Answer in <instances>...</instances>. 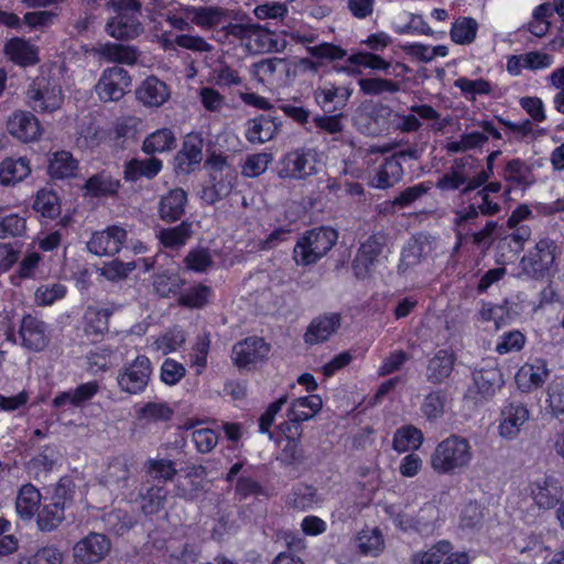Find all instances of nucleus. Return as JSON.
I'll use <instances>...</instances> for the list:
<instances>
[{
  "mask_svg": "<svg viewBox=\"0 0 564 564\" xmlns=\"http://www.w3.org/2000/svg\"><path fill=\"white\" fill-rule=\"evenodd\" d=\"M469 441L453 434L440 442L431 454V467L437 474L453 475L469 466L473 459Z\"/></svg>",
  "mask_w": 564,
  "mask_h": 564,
  "instance_id": "1",
  "label": "nucleus"
},
{
  "mask_svg": "<svg viewBox=\"0 0 564 564\" xmlns=\"http://www.w3.org/2000/svg\"><path fill=\"white\" fill-rule=\"evenodd\" d=\"M338 234L329 227L306 231L293 249V259L299 265H310L323 258L336 243Z\"/></svg>",
  "mask_w": 564,
  "mask_h": 564,
  "instance_id": "2",
  "label": "nucleus"
},
{
  "mask_svg": "<svg viewBox=\"0 0 564 564\" xmlns=\"http://www.w3.org/2000/svg\"><path fill=\"white\" fill-rule=\"evenodd\" d=\"M557 254V245L554 240L543 238L522 257L520 268L524 275L540 280L549 275Z\"/></svg>",
  "mask_w": 564,
  "mask_h": 564,
  "instance_id": "3",
  "label": "nucleus"
},
{
  "mask_svg": "<svg viewBox=\"0 0 564 564\" xmlns=\"http://www.w3.org/2000/svg\"><path fill=\"white\" fill-rule=\"evenodd\" d=\"M278 176L282 180L304 181L317 173L316 154L308 149L288 152L276 165Z\"/></svg>",
  "mask_w": 564,
  "mask_h": 564,
  "instance_id": "4",
  "label": "nucleus"
},
{
  "mask_svg": "<svg viewBox=\"0 0 564 564\" xmlns=\"http://www.w3.org/2000/svg\"><path fill=\"white\" fill-rule=\"evenodd\" d=\"M111 551L110 539L102 533L90 532L73 546V558L77 564H96Z\"/></svg>",
  "mask_w": 564,
  "mask_h": 564,
  "instance_id": "5",
  "label": "nucleus"
},
{
  "mask_svg": "<svg viewBox=\"0 0 564 564\" xmlns=\"http://www.w3.org/2000/svg\"><path fill=\"white\" fill-rule=\"evenodd\" d=\"M30 105L35 111L52 112L63 102L62 89L45 77H37L28 89Z\"/></svg>",
  "mask_w": 564,
  "mask_h": 564,
  "instance_id": "6",
  "label": "nucleus"
},
{
  "mask_svg": "<svg viewBox=\"0 0 564 564\" xmlns=\"http://www.w3.org/2000/svg\"><path fill=\"white\" fill-rule=\"evenodd\" d=\"M131 85L128 72L119 66L105 69L95 86L99 99L104 102L118 101Z\"/></svg>",
  "mask_w": 564,
  "mask_h": 564,
  "instance_id": "7",
  "label": "nucleus"
},
{
  "mask_svg": "<svg viewBox=\"0 0 564 564\" xmlns=\"http://www.w3.org/2000/svg\"><path fill=\"white\" fill-rule=\"evenodd\" d=\"M151 362L145 356H138L130 365L124 367L118 375L120 389L130 394L142 392L150 380Z\"/></svg>",
  "mask_w": 564,
  "mask_h": 564,
  "instance_id": "8",
  "label": "nucleus"
},
{
  "mask_svg": "<svg viewBox=\"0 0 564 564\" xmlns=\"http://www.w3.org/2000/svg\"><path fill=\"white\" fill-rule=\"evenodd\" d=\"M126 240L127 231L122 227L109 226L91 235L87 249L98 257H112L121 250Z\"/></svg>",
  "mask_w": 564,
  "mask_h": 564,
  "instance_id": "9",
  "label": "nucleus"
},
{
  "mask_svg": "<svg viewBox=\"0 0 564 564\" xmlns=\"http://www.w3.org/2000/svg\"><path fill=\"white\" fill-rule=\"evenodd\" d=\"M270 351V346L263 338L248 337L232 347L231 358L239 368L254 367L264 361Z\"/></svg>",
  "mask_w": 564,
  "mask_h": 564,
  "instance_id": "10",
  "label": "nucleus"
},
{
  "mask_svg": "<svg viewBox=\"0 0 564 564\" xmlns=\"http://www.w3.org/2000/svg\"><path fill=\"white\" fill-rule=\"evenodd\" d=\"M530 495L540 509L550 510L560 502L564 491L557 478L546 475L531 482Z\"/></svg>",
  "mask_w": 564,
  "mask_h": 564,
  "instance_id": "11",
  "label": "nucleus"
},
{
  "mask_svg": "<svg viewBox=\"0 0 564 564\" xmlns=\"http://www.w3.org/2000/svg\"><path fill=\"white\" fill-rule=\"evenodd\" d=\"M499 434L507 440L518 436L521 427L528 422L530 412L525 404L519 401L509 402L500 413Z\"/></svg>",
  "mask_w": 564,
  "mask_h": 564,
  "instance_id": "12",
  "label": "nucleus"
},
{
  "mask_svg": "<svg viewBox=\"0 0 564 564\" xmlns=\"http://www.w3.org/2000/svg\"><path fill=\"white\" fill-rule=\"evenodd\" d=\"M383 248L384 238L382 236H371L360 246L352 261V269L357 278L364 279L368 275L378 262Z\"/></svg>",
  "mask_w": 564,
  "mask_h": 564,
  "instance_id": "13",
  "label": "nucleus"
},
{
  "mask_svg": "<svg viewBox=\"0 0 564 564\" xmlns=\"http://www.w3.org/2000/svg\"><path fill=\"white\" fill-rule=\"evenodd\" d=\"M203 160V139L197 134H188L182 149L174 158L175 171L180 174H189Z\"/></svg>",
  "mask_w": 564,
  "mask_h": 564,
  "instance_id": "14",
  "label": "nucleus"
},
{
  "mask_svg": "<svg viewBox=\"0 0 564 564\" xmlns=\"http://www.w3.org/2000/svg\"><path fill=\"white\" fill-rule=\"evenodd\" d=\"M340 324L341 316L339 313L319 315L310 323L304 334V341L308 345L322 344L336 333Z\"/></svg>",
  "mask_w": 564,
  "mask_h": 564,
  "instance_id": "15",
  "label": "nucleus"
},
{
  "mask_svg": "<svg viewBox=\"0 0 564 564\" xmlns=\"http://www.w3.org/2000/svg\"><path fill=\"white\" fill-rule=\"evenodd\" d=\"M456 356L448 349H440L427 360L426 381L434 386L444 383L452 375Z\"/></svg>",
  "mask_w": 564,
  "mask_h": 564,
  "instance_id": "16",
  "label": "nucleus"
},
{
  "mask_svg": "<svg viewBox=\"0 0 564 564\" xmlns=\"http://www.w3.org/2000/svg\"><path fill=\"white\" fill-rule=\"evenodd\" d=\"M549 377L545 360L535 359L524 364L516 373V382L522 392H530L540 388Z\"/></svg>",
  "mask_w": 564,
  "mask_h": 564,
  "instance_id": "17",
  "label": "nucleus"
},
{
  "mask_svg": "<svg viewBox=\"0 0 564 564\" xmlns=\"http://www.w3.org/2000/svg\"><path fill=\"white\" fill-rule=\"evenodd\" d=\"M187 193L180 187L170 189L159 203V217L165 223H174L185 214Z\"/></svg>",
  "mask_w": 564,
  "mask_h": 564,
  "instance_id": "18",
  "label": "nucleus"
},
{
  "mask_svg": "<svg viewBox=\"0 0 564 564\" xmlns=\"http://www.w3.org/2000/svg\"><path fill=\"white\" fill-rule=\"evenodd\" d=\"M7 129L14 138L28 142L40 135V123L34 115L28 111H17L8 120Z\"/></svg>",
  "mask_w": 564,
  "mask_h": 564,
  "instance_id": "19",
  "label": "nucleus"
},
{
  "mask_svg": "<svg viewBox=\"0 0 564 564\" xmlns=\"http://www.w3.org/2000/svg\"><path fill=\"white\" fill-rule=\"evenodd\" d=\"M144 29L135 14H119L110 18L106 32L117 40H133L143 33Z\"/></svg>",
  "mask_w": 564,
  "mask_h": 564,
  "instance_id": "20",
  "label": "nucleus"
},
{
  "mask_svg": "<svg viewBox=\"0 0 564 564\" xmlns=\"http://www.w3.org/2000/svg\"><path fill=\"white\" fill-rule=\"evenodd\" d=\"M473 378L476 389V402L487 401L492 398L503 382L501 372L496 367L475 370Z\"/></svg>",
  "mask_w": 564,
  "mask_h": 564,
  "instance_id": "21",
  "label": "nucleus"
},
{
  "mask_svg": "<svg viewBox=\"0 0 564 564\" xmlns=\"http://www.w3.org/2000/svg\"><path fill=\"white\" fill-rule=\"evenodd\" d=\"M137 98L148 107H160L170 98V89L166 84L155 76H150L142 82L135 91Z\"/></svg>",
  "mask_w": 564,
  "mask_h": 564,
  "instance_id": "22",
  "label": "nucleus"
},
{
  "mask_svg": "<svg viewBox=\"0 0 564 564\" xmlns=\"http://www.w3.org/2000/svg\"><path fill=\"white\" fill-rule=\"evenodd\" d=\"M3 52L11 62L22 67L39 63L37 48L21 37L7 41Z\"/></svg>",
  "mask_w": 564,
  "mask_h": 564,
  "instance_id": "23",
  "label": "nucleus"
},
{
  "mask_svg": "<svg viewBox=\"0 0 564 564\" xmlns=\"http://www.w3.org/2000/svg\"><path fill=\"white\" fill-rule=\"evenodd\" d=\"M23 345L31 350H42L46 344L45 325L36 317H23L20 328Z\"/></svg>",
  "mask_w": 564,
  "mask_h": 564,
  "instance_id": "24",
  "label": "nucleus"
},
{
  "mask_svg": "<svg viewBox=\"0 0 564 564\" xmlns=\"http://www.w3.org/2000/svg\"><path fill=\"white\" fill-rule=\"evenodd\" d=\"M180 10L192 23L203 29L217 26L225 17V11L219 7L183 6Z\"/></svg>",
  "mask_w": 564,
  "mask_h": 564,
  "instance_id": "25",
  "label": "nucleus"
},
{
  "mask_svg": "<svg viewBox=\"0 0 564 564\" xmlns=\"http://www.w3.org/2000/svg\"><path fill=\"white\" fill-rule=\"evenodd\" d=\"M78 161L68 151H56L48 160L47 173L54 180L76 176Z\"/></svg>",
  "mask_w": 564,
  "mask_h": 564,
  "instance_id": "26",
  "label": "nucleus"
},
{
  "mask_svg": "<svg viewBox=\"0 0 564 564\" xmlns=\"http://www.w3.org/2000/svg\"><path fill=\"white\" fill-rule=\"evenodd\" d=\"M31 173L30 161L26 158H7L0 163V184L14 185Z\"/></svg>",
  "mask_w": 564,
  "mask_h": 564,
  "instance_id": "27",
  "label": "nucleus"
},
{
  "mask_svg": "<svg viewBox=\"0 0 564 564\" xmlns=\"http://www.w3.org/2000/svg\"><path fill=\"white\" fill-rule=\"evenodd\" d=\"M321 397L314 394L294 400L288 411L291 422L300 423L312 419L322 408Z\"/></svg>",
  "mask_w": 564,
  "mask_h": 564,
  "instance_id": "28",
  "label": "nucleus"
},
{
  "mask_svg": "<svg viewBox=\"0 0 564 564\" xmlns=\"http://www.w3.org/2000/svg\"><path fill=\"white\" fill-rule=\"evenodd\" d=\"M193 236L192 223L184 220L180 225L170 228L160 229L156 234L160 242L170 249L183 247Z\"/></svg>",
  "mask_w": 564,
  "mask_h": 564,
  "instance_id": "29",
  "label": "nucleus"
},
{
  "mask_svg": "<svg viewBox=\"0 0 564 564\" xmlns=\"http://www.w3.org/2000/svg\"><path fill=\"white\" fill-rule=\"evenodd\" d=\"M278 131L274 118L259 116L248 122L246 138L251 143H264L271 140Z\"/></svg>",
  "mask_w": 564,
  "mask_h": 564,
  "instance_id": "30",
  "label": "nucleus"
},
{
  "mask_svg": "<svg viewBox=\"0 0 564 564\" xmlns=\"http://www.w3.org/2000/svg\"><path fill=\"white\" fill-rule=\"evenodd\" d=\"M162 169V161L156 158L147 160L132 159L126 164L124 178L135 182L141 177L153 178Z\"/></svg>",
  "mask_w": 564,
  "mask_h": 564,
  "instance_id": "31",
  "label": "nucleus"
},
{
  "mask_svg": "<svg viewBox=\"0 0 564 564\" xmlns=\"http://www.w3.org/2000/svg\"><path fill=\"white\" fill-rule=\"evenodd\" d=\"M41 503L40 491L31 484L22 486L15 501L18 514L30 520L37 511Z\"/></svg>",
  "mask_w": 564,
  "mask_h": 564,
  "instance_id": "32",
  "label": "nucleus"
},
{
  "mask_svg": "<svg viewBox=\"0 0 564 564\" xmlns=\"http://www.w3.org/2000/svg\"><path fill=\"white\" fill-rule=\"evenodd\" d=\"M175 147L176 139L174 133L170 129L163 128L152 132L144 139L142 151L148 155H153L171 151Z\"/></svg>",
  "mask_w": 564,
  "mask_h": 564,
  "instance_id": "33",
  "label": "nucleus"
},
{
  "mask_svg": "<svg viewBox=\"0 0 564 564\" xmlns=\"http://www.w3.org/2000/svg\"><path fill=\"white\" fill-rule=\"evenodd\" d=\"M261 80H269L273 77L279 79L288 78L292 72V63L285 58L270 57L263 58L253 65Z\"/></svg>",
  "mask_w": 564,
  "mask_h": 564,
  "instance_id": "34",
  "label": "nucleus"
},
{
  "mask_svg": "<svg viewBox=\"0 0 564 564\" xmlns=\"http://www.w3.org/2000/svg\"><path fill=\"white\" fill-rule=\"evenodd\" d=\"M129 477L130 469L127 459L116 458L109 464L102 477V484L111 490H121L127 488Z\"/></svg>",
  "mask_w": 564,
  "mask_h": 564,
  "instance_id": "35",
  "label": "nucleus"
},
{
  "mask_svg": "<svg viewBox=\"0 0 564 564\" xmlns=\"http://www.w3.org/2000/svg\"><path fill=\"white\" fill-rule=\"evenodd\" d=\"M99 54L110 63L133 65L139 58V52L134 46L116 43H107L99 48Z\"/></svg>",
  "mask_w": 564,
  "mask_h": 564,
  "instance_id": "36",
  "label": "nucleus"
},
{
  "mask_svg": "<svg viewBox=\"0 0 564 564\" xmlns=\"http://www.w3.org/2000/svg\"><path fill=\"white\" fill-rule=\"evenodd\" d=\"M403 175V167L397 158H388L379 167L372 184L378 188H388L398 183Z\"/></svg>",
  "mask_w": 564,
  "mask_h": 564,
  "instance_id": "37",
  "label": "nucleus"
},
{
  "mask_svg": "<svg viewBox=\"0 0 564 564\" xmlns=\"http://www.w3.org/2000/svg\"><path fill=\"white\" fill-rule=\"evenodd\" d=\"M423 442V433L414 425H404L398 429L393 436V449L404 453L410 449H417Z\"/></svg>",
  "mask_w": 564,
  "mask_h": 564,
  "instance_id": "38",
  "label": "nucleus"
},
{
  "mask_svg": "<svg viewBox=\"0 0 564 564\" xmlns=\"http://www.w3.org/2000/svg\"><path fill=\"white\" fill-rule=\"evenodd\" d=\"M111 308L88 307L85 313V333L90 336H101L109 329V317Z\"/></svg>",
  "mask_w": 564,
  "mask_h": 564,
  "instance_id": "39",
  "label": "nucleus"
},
{
  "mask_svg": "<svg viewBox=\"0 0 564 564\" xmlns=\"http://www.w3.org/2000/svg\"><path fill=\"white\" fill-rule=\"evenodd\" d=\"M357 547L364 555L378 556L384 549V540L378 528L364 529L357 535Z\"/></svg>",
  "mask_w": 564,
  "mask_h": 564,
  "instance_id": "40",
  "label": "nucleus"
},
{
  "mask_svg": "<svg viewBox=\"0 0 564 564\" xmlns=\"http://www.w3.org/2000/svg\"><path fill=\"white\" fill-rule=\"evenodd\" d=\"M478 23L473 18L463 17L457 19L451 29V39L456 44L465 45L475 41Z\"/></svg>",
  "mask_w": 564,
  "mask_h": 564,
  "instance_id": "41",
  "label": "nucleus"
},
{
  "mask_svg": "<svg viewBox=\"0 0 564 564\" xmlns=\"http://www.w3.org/2000/svg\"><path fill=\"white\" fill-rule=\"evenodd\" d=\"M33 209L45 218L57 217L61 213L57 195L53 191L40 189L33 203Z\"/></svg>",
  "mask_w": 564,
  "mask_h": 564,
  "instance_id": "42",
  "label": "nucleus"
},
{
  "mask_svg": "<svg viewBox=\"0 0 564 564\" xmlns=\"http://www.w3.org/2000/svg\"><path fill=\"white\" fill-rule=\"evenodd\" d=\"M295 434L300 435L299 426H295ZM278 460L286 466L300 465L305 462L304 449L300 441L294 437V433L285 437V444L278 456Z\"/></svg>",
  "mask_w": 564,
  "mask_h": 564,
  "instance_id": "43",
  "label": "nucleus"
},
{
  "mask_svg": "<svg viewBox=\"0 0 564 564\" xmlns=\"http://www.w3.org/2000/svg\"><path fill=\"white\" fill-rule=\"evenodd\" d=\"M390 113L391 109L388 106H372L365 118L367 122L359 123V128L369 134H377L386 128L387 118Z\"/></svg>",
  "mask_w": 564,
  "mask_h": 564,
  "instance_id": "44",
  "label": "nucleus"
},
{
  "mask_svg": "<svg viewBox=\"0 0 564 564\" xmlns=\"http://www.w3.org/2000/svg\"><path fill=\"white\" fill-rule=\"evenodd\" d=\"M64 509L55 502L46 505L37 514V525L41 531H53L55 530L64 520Z\"/></svg>",
  "mask_w": 564,
  "mask_h": 564,
  "instance_id": "45",
  "label": "nucleus"
},
{
  "mask_svg": "<svg viewBox=\"0 0 564 564\" xmlns=\"http://www.w3.org/2000/svg\"><path fill=\"white\" fill-rule=\"evenodd\" d=\"M184 281L176 273H161L153 278V289L161 297H169L177 294Z\"/></svg>",
  "mask_w": 564,
  "mask_h": 564,
  "instance_id": "46",
  "label": "nucleus"
},
{
  "mask_svg": "<svg viewBox=\"0 0 564 564\" xmlns=\"http://www.w3.org/2000/svg\"><path fill=\"white\" fill-rule=\"evenodd\" d=\"M425 254V243L419 239H412L403 248L401 253L400 263L398 267L399 272H405L408 269L421 262Z\"/></svg>",
  "mask_w": 564,
  "mask_h": 564,
  "instance_id": "47",
  "label": "nucleus"
},
{
  "mask_svg": "<svg viewBox=\"0 0 564 564\" xmlns=\"http://www.w3.org/2000/svg\"><path fill=\"white\" fill-rule=\"evenodd\" d=\"M445 392L443 390H433L424 397L421 405V412L429 421L440 419L444 413Z\"/></svg>",
  "mask_w": 564,
  "mask_h": 564,
  "instance_id": "48",
  "label": "nucleus"
},
{
  "mask_svg": "<svg viewBox=\"0 0 564 564\" xmlns=\"http://www.w3.org/2000/svg\"><path fill=\"white\" fill-rule=\"evenodd\" d=\"M212 293V288L204 284H197L180 295L178 304L189 308H200L207 304Z\"/></svg>",
  "mask_w": 564,
  "mask_h": 564,
  "instance_id": "49",
  "label": "nucleus"
},
{
  "mask_svg": "<svg viewBox=\"0 0 564 564\" xmlns=\"http://www.w3.org/2000/svg\"><path fill=\"white\" fill-rule=\"evenodd\" d=\"M453 546L449 541L442 540L425 552H417L413 555L414 564H440L443 557L451 553Z\"/></svg>",
  "mask_w": 564,
  "mask_h": 564,
  "instance_id": "50",
  "label": "nucleus"
},
{
  "mask_svg": "<svg viewBox=\"0 0 564 564\" xmlns=\"http://www.w3.org/2000/svg\"><path fill=\"white\" fill-rule=\"evenodd\" d=\"M437 519L438 509L434 505L427 503L413 518V529L421 534H430L435 530Z\"/></svg>",
  "mask_w": 564,
  "mask_h": 564,
  "instance_id": "51",
  "label": "nucleus"
},
{
  "mask_svg": "<svg viewBox=\"0 0 564 564\" xmlns=\"http://www.w3.org/2000/svg\"><path fill=\"white\" fill-rule=\"evenodd\" d=\"M119 182L105 174H97L89 177L85 188L93 196H107L117 193Z\"/></svg>",
  "mask_w": 564,
  "mask_h": 564,
  "instance_id": "52",
  "label": "nucleus"
},
{
  "mask_svg": "<svg viewBox=\"0 0 564 564\" xmlns=\"http://www.w3.org/2000/svg\"><path fill=\"white\" fill-rule=\"evenodd\" d=\"M505 178L517 184L529 185L532 183V171L523 161L514 159L507 163Z\"/></svg>",
  "mask_w": 564,
  "mask_h": 564,
  "instance_id": "53",
  "label": "nucleus"
},
{
  "mask_svg": "<svg viewBox=\"0 0 564 564\" xmlns=\"http://www.w3.org/2000/svg\"><path fill=\"white\" fill-rule=\"evenodd\" d=\"M145 471L156 480H172L177 474L174 463L170 459H149L145 463Z\"/></svg>",
  "mask_w": 564,
  "mask_h": 564,
  "instance_id": "54",
  "label": "nucleus"
},
{
  "mask_svg": "<svg viewBox=\"0 0 564 564\" xmlns=\"http://www.w3.org/2000/svg\"><path fill=\"white\" fill-rule=\"evenodd\" d=\"M185 343L184 332L178 328H173L161 335L155 341L154 347L162 355H167L175 351Z\"/></svg>",
  "mask_w": 564,
  "mask_h": 564,
  "instance_id": "55",
  "label": "nucleus"
},
{
  "mask_svg": "<svg viewBox=\"0 0 564 564\" xmlns=\"http://www.w3.org/2000/svg\"><path fill=\"white\" fill-rule=\"evenodd\" d=\"M137 265L138 263L135 261L124 263L119 260H112L104 264V267L100 269V274L108 281L117 282L126 279L129 273L137 268Z\"/></svg>",
  "mask_w": 564,
  "mask_h": 564,
  "instance_id": "56",
  "label": "nucleus"
},
{
  "mask_svg": "<svg viewBox=\"0 0 564 564\" xmlns=\"http://www.w3.org/2000/svg\"><path fill=\"white\" fill-rule=\"evenodd\" d=\"M487 140L488 138L486 134L482 132L474 131L463 134L458 141L448 142L446 150L449 153L464 152L482 145L485 142H487Z\"/></svg>",
  "mask_w": 564,
  "mask_h": 564,
  "instance_id": "57",
  "label": "nucleus"
},
{
  "mask_svg": "<svg viewBox=\"0 0 564 564\" xmlns=\"http://www.w3.org/2000/svg\"><path fill=\"white\" fill-rule=\"evenodd\" d=\"M359 86L366 95H380L384 91L397 93L400 90L398 83L383 78H362L359 80Z\"/></svg>",
  "mask_w": 564,
  "mask_h": 564,
  "instance_id": "58",
  "label": "nucleus"
},
{
  "mask_svg": "<svg viewBox=\"0 0 564 564\" xmlns=\"http://www.w3.org/2000/svg\"><path fill=\"white\" fill-rule=\"evenodd\" d=\"M106 524L117 534H123L128 530H130L135 520L131 517L127 511L117 509L106 514L105 517Z\"/></svg>",
  "mask_w": 564,
  "mask_h": 564,
  "instance_id": "59",
  "label": "nucleus"
},
{
  "mask_svg": "<svg viewBox=\"0 0 564 564\" xmlns=\"http://www.w3.org/2000/svg\"><path fill=\"white\" fill-rule=\"evenodd\" d=\"M530 228L527 226H519L512 234L503 237L499 241L498 248L502 250L509 248L513 251V253H518L523 250V245L530 239Z\"/></svg>",
  "mask_w": 564,
  "mask_h": 564,
  "instance_id": "60",
  "label": "nucleus"
},
{
  "mask_svg": "<svg viewBox=\"0 0 564 564\" xmlns=\"http://www.w3.org/2000/svg\"><path fill=\"white\" fill-rule=\"evenodd\" d=\"M314 97L316 102L325 112L333 113L343 109L338 106L339 97L337 95L336 86L316 88Z\"/></svg>",
  "mask_w": 564,
  "mask_h": 564,
  "instance_id": "61",
  "label": "nucleus"
},
{
  "mask_svg": "<svg viewBox=\"0 0 564 564\" xmlns=\"http://www.w3.org/2000/svg\"><path fill=\"white\" fill-rule=\"evenodd\" d=\"M272 161L269 153H257L247 158L242 173L247 177H256L264 173Z\"/></svg>",
  "mask_w": 564,
  "mask_h": 564,
  "instance_id": "62",
  "label": "nucleus"
},
{
  "mask_svg": "<svg viewBox=\"0 0 564 564\" xmlns=\"http://www.w3.org/2000/svg\"><path fill=\"white\" fill-rule=\"evenodd\" d=\"M63 552L54 546L46 545L39 549L28 561V564H63Z\"/></svg>",
  "mask_w": 564,
  "mask_h": 564,
  "instance_id": "63",
  "label": "nucleus"
},
{
  "mask_svg": "<svg viewBox=\"0 0 564 564\" xmlns=\"http://www.w3.org/2000/svg\"><path fill=\"white\" fill-rule=\"evenodd\" d=\"M549 406L553 415L564 414V382H553L547 388Z\"/></svg>",
  "mask_w": 564,
  "mask_h": 564,
  "instance_id": "64",
  "label": "nucleus"
}]
</instances>
